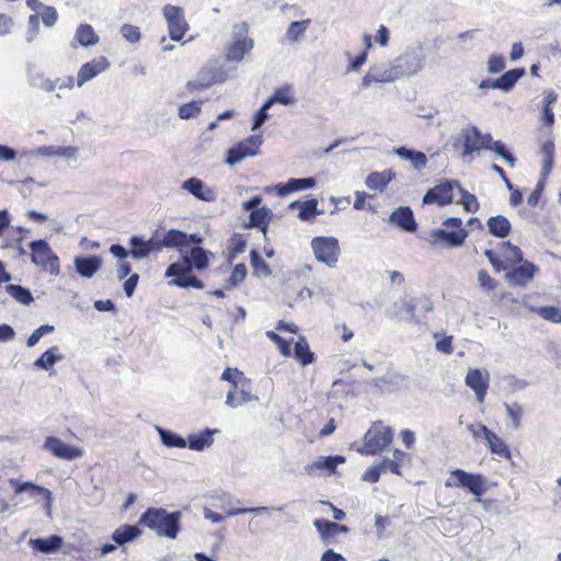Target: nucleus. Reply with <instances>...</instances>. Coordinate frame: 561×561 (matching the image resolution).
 <instances>
[{
	"instance_id": "nucleus-49",
	"label": "nucleus",
	"mask_w": 561,
	"mask_h": 561,
	"mask_svg": "<svg viewBox=\"0 0 561 561\" xmlns=\"http://www.w3.org/2000/svg\"><path fill=\"white\" fill-rule=\"evenodd\" d=\"M486 150H491L495 152L497 156H500L511 168L515 167L516 159L514 156L507 150L504 142L501 140L493 139L486 145Z\"/></svg>"
},
{
	"instance_id": "nucleus-14",
	"label": "nucleus",
	"mask_w": 561,
	"mask_h": 561,
	"mask_svg": "<svg viewBox=\"0 0 561 561\" xmlns=\"http://www.w3.org/2000/svg\"><path fill=\"white\" fill-rule=\"evenodd\" d=\"M458 181H445L430 188L423 197V204L446 206L454 201V188L459 190Z\"/></svg>"
},
{
	"instance_id": "nucleus-53",
	"label": "nucleus",
	"mask_w": 561,
	"mask_h": 561,
	"mask_svg": "<svg viewBox=\"0 0 561 561\" xmlns=\"http://www.w3.org/2000/svg\"><path fill=\"white\" fill-rule=\"evenodd\" d=\"M504 409L507 416L513 422V427L518 430L520 427L522 417L524 415L523 407L517 402L504 403Z\"/></svg>"
},
{
	"instance_id": "nucleus-17",
	"label": "nucleus",
	"mask_w": 561,
	"mask_h": 561,
	"mask_svg": "<svg viewBox=\"0 0 561 561\" xmlns=\"http://www.w3.org/2000/svg\"><path fill=\"white\" fill-rule=\"evenodd\" d=\"M490 374L486 369H469L466 376V385L471 388L479 402H483L489 388Z\"/></svg>"
},
{
	"instance_id": "nucleus-2",
	"label": "nucleus",
	"mask_w": 561,
	"mask_h": 561,
	"mask_svg": "<svg viewBox=\"0 0 561 561\" xmlns=\"http://www.w3.org/2000/svg\"><path fill=\"white\" fill-rule=\"evenodd\" d=\"M442 225L443 228L433 229L430 231L427 241L434 247H461L468 237V231L462 228L461 219L457 217H450L445 219Z\"/></svg>"
},
{
	"instance_id": "nucleus-22",
	"label": "nucleus",
	"mask_w": 561,
	"mask_h": 561,
	"mask_svg": "<svg viewBox=\"0 0 561 561\" xmlns=\"http://www.w3.org/2000/svg\"><path fill=\"white\" fill-rule=\"evenodd\" d=\"M213 253L204 250L201 247L186 248L184 254H182V263H188L190 268H196L203 271L209 265V259Z\"/></svg>"
},
{
	"instance_id": "nucleus-1",
	"label": "nucleus",
	"mask_w": 561,
	"mask_h": 561,
	"mask_svg": "<svg viewBox=\"0 0 561 561\" xmlns=\"http://www.w3.org/2000/svg\"><path fill=\"white\" fill-rule=\"evenodd\" d=\"M181 512L169 513L164 508L150 507L139 523L153 530L158 536L174 539L180 530Z\"/></svg>"
},
{
	"instance_id": "nucleus-26",
	"label": "nucleus",
	"mask_w": 561,
	"mask_h": 561,
	"mask_svg": "<svg viewBox=\"0 0 561 561\" xmlns=\"http://www.w3.org/2000/svg\"><path fill=\"white\" fill-rule=\"evenodd\" d=\"M73 265L80 276L91 278L101 268L102 259L98 255L76 256Z\"/></svg>"
},
{
	"instance_id": "nucleus-20",
	"label": "nucleus",
	"mask_w": 561,
	"mask_h": 561,
	"mask_svg": "<svg viewBox=\"0 0 561 561\" xmlns=\"http://www.w3.org/2000/svg\"><path fill=\"white\" fill-rule=\"evenodd\" d=\"M110 67L107 58L101 56L89 62L83 64L77 76V85L82 87L85 82L95 78L99 73L105 71Z\"/></svg>"
},
{
	"instance_id": "nucleus-63",
	"label": "nucleus",
	"mask_w": 561,
	"mask_h": 561,
	"mask_svg": "<svg viewBox=\"0 0 561 561\" xmlns=\"http://www.w3.org/2000/svg\"><path fill=\"white\" fill-rule=\"evenodd\" d=\"M272 106L265 101L261 108L253 116V124L251 130H257L268 119V110Z\"/></svg>"
},
{
	"instance_id": "nucleus-44",
	"label": "nucleus",
	"mask_w": 561,
	"mask_h": 561,
	"mask_svg": "<svg viewBox=\"0 0 561 561\" xmlns=\"http://www.w3.org/2000/svg\"><path fill=\"white\" fill-rule=\"evenodd\" d=\"M130 247V256L135 260H144L150 255V245L148 240L142 237L133 236L128 242Z\"/></svg>"
},
{
	"instance_id": "nucleus-21",
	"label": "nucleus",
	"mask_w": 561,
	"mask_h": 561,
	"mask_svg": "<svg viewBox=\"0 0 561 561\" xmlns=\"http://www.w3.org/2000/svg\"><path fill=\"white\" fill-rule=\"evenodd\" d=\"M183 190L188 192L195 198L203 202H215L217 198L216 192L207 186L201 179L198 178H190L182 183L181 186Z\"/></svg>"
},
{
	"instance_id": "nucleus-54",
	"label": "nucleus",
	"mask_w": 561,
	"mask_h": 561,
	"mask_svg": "<svg viewBox=\"0 0 561 561\" xmlns=\"http://www.w3.org/2000/svg\"><path fill=\"white\" fill-rule=\"evenodd\" d=\"M460 193V202L463 206V209L468 213H477L479 210L480 204L476 197V195L466 191L461 185L459 186Z\"/></svg>"
},
{
	"instance_id": "nucleus-29",
	"label": "nucleus",
	"mask_w": 561,
	"mask_h": 561,
	"mask_svg": "<svg viewBox=\"0 0 561 561\" xmlns=\"http://www.w3.org/2000/svg\"><path fill=\"white\" fill-rule=\"evenodd\" d=\"M27 82L31 87L41 89L45 92H51L56 89V82L45 77L44 72L34 65L26 68Z\"/></svg>"
},
{
	"instance_id": "nucleus-7",
	"label": "nucleus",
	"mask_w": 561,
	"mask_h": 561,
	"mask_svg": "<svg viewBox=\"0 0 561 561\" xmlns=\"http://www.w3.org/2000/svg\"><path fill=\"white\" fill-rule=\"evenodd\" d=\"M393 439V431L381 422L375 423L365 434L364 446L358 449L362 455H376L382 451Z\"/></svg>"
},
{
	"instance_id": "nucleus-39",
	"label": "nucleus",
	"mask_w": 561,
	"mask_h": 561,
	"mask_svg": "<svg viewBox=\"0 0 561 561\" xmlns=\"http://www.w3.org/2000/svg\"><path fill=\"white\" fill-rule=\"evenodd\" d=\"M486 226L491 234L501 239L506 238L512 230L510 220L502 215L490 217L486 220Z\"/></svg>"
},
{
	"instance_id": "nucleus-19",
	"label": "nucleus",
	"mask_w": 561,
	"mask_h": 561,
	"mask_svg": "<svg viewBox=\"0 0 561 561\" xmlns=\"http://www.w3.org/2000/svg\"><path fill=\"white\" fill-rule=\"evenodd\" d=\"M10 485L13 488L14 493H27L33 499H44L46 501V510L49 512L51 506V492L41 485L34 484L32 482H20L18 480L11 479Z\"/></svg>"
},
{
	"instance_id": "nucleus-43",
	"label": "nucleus",
	"mask_w": 561,
	"mask_h": 561,
	"mask_svg": "<svg viewBox=\"0 0 561 561\" xmlns=\"http://www.w3.org/2000/svg\"><path fill=\"white\" fill-rule=\"evenodd\" d=\"M485 445L492 454H495L504 459L511 460L512 454L506 443L492 432L485 439Z\"/></svg>"
},
{
	"instance_id": "nucleus-15",
	"label": "nucleus",
	"mask_w": 561,
	"mask_h": 561,
	"mask_svg": "<svg viewBox=\"0 0 561 561\" xmlns=\"http://www.w3.org/2000/svg\"><path fill=\"white\" fill-rule=\"evenodd\" d=\"M43 448L56 458L68 461L80 458L84 454L82 448L68 445L55 436L46 437Z\"/></svg>"
},
{
	"instance_id": "nucleus-11",
	"label": "nucleus",
	"mask_w": 561,
	"mask_h": 561,
	"mask_svg": "<svg viewBox=\"0 0 561 561\" xmlns=\"http://www.w3.org/2000/svg\"><path fill=\"white\" fill-rule=\"evenodd\" d=\"M165 276L174 277L170 284L181 288H204L203 282L192 274L188 263L174 262L170 264L165 271Z\"/></svg>"
},
{
	"instance_id": "nucleus-59",
	"label": "nucleus",
	"mask_w": 561,
	"mask_h": 561,
	"mask_svg": "<svg viewBox=\"0 0 561 561\" xmlns=\"http://www.w3.org/2000/svg\"><path fill=\"white\" fill-rule=\"evenodd\" d=\"M247 275V267L244 264H237L230 275V277L226 280V287L230 288L237 286L241 283Z\"/></svg>"
},
{
	"instance_id": "nucleus-34",
	"label": "nucleus",
	"mask_w": 561,
	"mask_h": 561,
	"mask_svg": "<svg viewBox=\"0 0 561 561\" xmlns=\"http://www.w3.org/2000/svg\"><path fill=\"white\" fill-rule=\"evenodd\" d=\"M290 209H299L298 218L301 221H310L317 215H320L322 211L318 209V201L317 199H308L304 202H293L289 205Z\"/></svg>"
},
{
	"instance_id": "nucleus-33",
	"label": "nucleus",
	"mask_w": 561,
	"mask_h": 561,
	"mask_svg": "<svg viewBox=\"0 0 561 561\" xmlns=\"http://www.w3.org/2000/svg\"><path fill=\"white\" fill-rule=\"evenodd\" d=\"M141 535V530L136 525L124 524L116 528L112 534V540L118 545L131 542Z\"/></svg>"
},
{
	"instance_id": "nucleus-5",
	"label": "nucleus",
	"mask_w": 561,
	"mask_h": 561,
	"mask_svg": "<svg viewBox=\"0 0 561 561\" xmlns=\"http://www.w3.org/2000/svg\"><path fill=\"white\" fill-rule=\"evenodd\" d=\"M28 248L31 250V262L34 265L42 267L53 276L60 274L59 257L46 240L32 241Z\"/></svg>"
},
{
	"instance_id": "nucleus-36",
	"label": "nucleus",
	"mask_w": 561,
	"mask_h": 561,
	"mask_svg": "<svg viewBox=\"0 0 561 561\" xmlns=\"http://www.w3.org/2000/svg\"><path fill=\"white\" fill-rule=\"evenodd\" d=\"M187 234L178 229H171L164 233L162 237V245L169 249H178L179 252L184 254V251L187 248Z\"/></svg>"
},
{
	"instance_id": "nucleus-37",
	"label": "nucleus",
	"mask_w": 561,
	"mask_h": 561,
	"mask_svg": "<svg viewBox=\"0 0 561 561\" xmlns=\"http://www.w3.org/2000/svg\"><path fill=\"white\" fill-rule=\"evenodd\" d=\"M316 185L313 178L290 179L287 183L277 186V194L286 196L293 192L312 188Z\"/></svg>"
},
{
	"instance_id": "nucleus-12",
	"label": "nucleus",
	"mask_w": 561,
	"mask_h": 561,
	"mask_svg": "<svg viewBox=\"0 0 561 561\" xmlns=\"http://www.w3.org/2000/svg\"><path fill=\"white\" fill-rule=\"evenodd\" d=\"M248 24L242 23L234 27V39L228 47L226 59L228 61H241L247 53L252 50L254 43L253 39L247 36Z\"/></svg>"
},
{
	"instance_id": "nucleus-31",
	"label": "nucleus",
	"mask_w": 561,
	"mask_h": 561,
	"mask_svg": "<svg viewBox=\"0 0 561 561\" xmlns=\"http://www.w3.org/2000/svg\"><path fill=\"white\" fill-rule=\"evenodd\" d=\"M33 153L41 157H61L76 160L78 157V148L72 146H42L34 150Z\"/></svg>"
},
{
	"instance_id": "nucleus-62",
	"label": "nucleus",
	"mask_w": 561,
	"mask_h": 561,
	"mask_svg": "<svg viewBox=\"0 0 561 561\" xmlns=\"http://www.w3.org/2000/svg\"><path fill=\"white\" fill-rule=\"evenodd\" d=\"M213 499L217 501V506L221 510H229L228 507L232 506L234 503H239L232 494L229 492H218L213 495Z\"/></svg>"
},
{
	"instance_id": "nucleus-57",
	"label": "nucleus",
	"mask_w": 561,
	"mask_h": 561,
	"mask_svg": "<svg viewBox=\"0 0 561 561\" xmlns=\"http://www.w3.org/2000/svg\"><path fill=\"white\" fill-rule=\"evenodd\" d=\"M478 283L484 291H492L499 285L497 280L493 278L485 270H480L478 272Z\"/></svg>"
},
{
	"instance_id": "nucleus-24",
	"label": "nucleus",
	"mask_w": 561,
	"mask_h": 561,
	"mask_svg": "<svg viewBox=\"0 0 561 561\" xmlns=\"http://www.w3.org/2000/svg\"><path fill=\"white\" fill-rule=\"evenodd\" d=\"M537 271V266L528 261L520 262V265L514 267L506 274V278L510 283L517 286H525L533 278Z\"/></svg>"
},
{
	"instance_id": "nucleus-10",
	"label": "nucleus",
	"mask_w": 561,
	"mask_h": 561,
	"mask_svg": "<svg viewBox=\"0 0 561 561\" xmlns=\"http://www.w3.org/2000/svg\"><path fill=\"white\" fill-rule=\"evenodd\" d=\"M262 144L263 139L260 135H251L247 137L227 151L226 163L234 165L248 157L256 156Z\"/></svg>"
},
{
	"instance_id": "nucleus-40",
	"label": "nucleus",
	"mask_w": 561,
	"mask_h": 561,
	"mask_svg": "<svg viewBox=\"0 0 561 561\" xmlns=\"http://www.w3.org/2000/svg\"><path fill=\"white\" fill-rule=\"evenodd\" d=\"M393 178L394 172H392L391 170L371 172L366 178L365 184L369 190L382 192Z\"/></svg>"
},
{
	"instance_id": "nucleus-48",
	"label": "nucleus",
	"mask_w": 561,
	"mask_h": 561,
	"mask_svg": "<svg viewBox=\"0 0 561 561\" xmlns=\"http://www.w3.org/2000/svg\"><path fill=\"white\" fill-rule=\"evenodd\" d=\"M162 444L167 447L185 448L187 446L186 439L162 427H157Z\"/></svg>"
},
{
	"instance_id": "nucleus-42",
	"label": "nucleus",
	"mask_w": 561,
	"mask_h": 561,
	"mask_svg": "<svg viewBox=\"0 0 561 561\" xmlns=\"http://www.w3.org/2000/svg\"><path fill=\"white\" fill-rule=\"evenodd\" d=\"M524 68H515L504 72L500 78H496L497 90L503 92L511 91L516 82L525 76Z\"/></svg>"
},
{
	"instance_id": "nucleus-13",
	"label": "nucleus",
	"mask_w": 561,
	"mask_h": 561,
	"mask_svg": "<svg viewBox=\"0 0 561 561\" xmlns=\"http://www.w3.org/2000/svg\"><path fill=\"white\" fill-rule=\"evenodd\" d=\"M400 78L401 76L394 61L391 64H379L369 68L362 79V87L366 89L370 87L371 83H390Z\"/></svg>"
},
{
	"instance_id": "nucleus-8",
	"label": "nucleus",
	"mask_w": 561,
	"mask_h": 561,
	"mask_svg": "<svg viewBox=\"0 0 561 561\" xmlns=\"http://www.w3.org/2000/svg\"><path fill=\"white\" fill-rule=\"evenodd\" d=\"M310 247L318 262L329 267L336 266L341 255V248L335 237H314L310 242Z\"/></svg>"
},
{
	"instance_id": "nucleus-55",
	"label": "nucleus",
	"mask_w": 561,
	"mask_h": 561,
	"mask_svg": "<svg viewBox=\"0 0 561 561\" xmlns=\"http://www.w3.org/2000/svg\"><path fill=\"white\" fill-rule=\"evenodd\" d=\"M203 101H192L179 107V117L181 119H190L199 115Z\"/></svg>"
},
{
	"instance_id": "nucleus-27",
	"label": "nucleus",
	"mask_w": 561,
	"mask_h": 561,
	"mask_svg": "<svg viewBox=\"0 0 561 561\" xmlns=\"http://www.w3.org/2000/svg\"><path fill=\"white\" fill-rule=\"evenodd\" d=\"M499 255L501 263L505 265V271L523 262L524 259L522 250L510 241L499 243Z\"/></svg>"
},
{
	"instance_id": "nucleus-64",
	"label": "nucleus",
	"mask_w": 561,
	"mask_h": 561,
	"mask_svg": "<svg viewBox=\"0 0 561 561\" xmlns=\"http://www.w3.org/2000/svg\"><path fill=\"white\" fill-rule=\"evenodd\" d=\"M506 66L505 59L502 55L493 54L488 60V71L490 73H499L504 70Z\"/></svg>"
},
{
	"instance_id": "nucleus-18",
	"label": "nucleus",
	"mask_w": 561,
	"mask_h": 561,
	"mask_svg": "<svg viewBox=\"0 0 561 561\" xmlns=\"http://www.w3.org/2000/svg\"><path fill=\"white\" fill-rule=\"evenodd\" d=\"M345 457L335 455V456H320L316 458L311 463L305 466V472L308 476H317L320 472H327L328 474H332L335 472L337 465L344 463Z\"/></svg>"
},
{
	"instance_id": "nucleus-45",
	"label": "nucleus",
	"mask_w": 561,
	"mask_h": 561,
	"mask_svg": "<svg viewBox=\"0 0 561 561\" xmlns=\"http://www.w3.org/2000/svg\"><path fill=\"white\" fill-rule=\"evenodd\" d=\"M266 102L273 106L274 104H282V105H293L296 102V99L293 93V88L290 85H284L273 93L272 96H270Z\"/></svg>"
},
{
	"instance_id": "nucleus-32",
	"label": "nucleus",
	"mask_w": 561,
	"mask_h": 561,
	"mask_svg": "<svg viewBox=\"0 0 561 561\" xmlns=\"http://www.w3.org/2000/svg\"><path fill=\"white\" fill-rule=\"evenodd\" d=\"M217 432H218L217 430L206 428L202 433L192 434L186 439V443H187L186 447H188L192 450L203 451L204 449H206L213 445V443H214L213 435Z\"/></svg>"
},
{
	"instance_id": "nucleus-4",
	"label": "nucleus",
	"mask_w": 561,
	"mask_h": 561,
	"mask_svg": "<svg viewBox=\"0 0 561 561\" xmlns=\"http://www.w3.org/2000/svg\"><path fill=\"white\" fill-rule=\"evenodd\" d=\"M226 79V70L217 66L216 62L209 61L198 70L193 79L186 82L185 89L190 93L201 92L216 83L225 82Z\"/></svg>"
},
{
	"instance_id": "nucleus-52",
	"label": "nucleus",
	"mask_w": 561,
	"mask_h": 561,
	"mask_svg": "<svg viewBox=\"0 0 561 561\" xmlns=\"http://www.w3.org/2000/svg\"><path fill=\"white\" fill-rule=\"evenodd\" d=\"M251 265L254 270V274L259 277H267L271 275L272 271L270 266L265 263V261L261 257L256 250H252L251 254Z\"/></svg>"
},
{
	"instance_id": "nucleus-16",
	"label": "nucleus",
	"mask_w": 561,
	"mask_h": 561,
	"mask_svg": "<svg viewBox=\"0 0 561 561\" xmlns=\"http://www.w3.org/2000/svg\"><path fill=\"white\" fill-rule=\"evenodd\" d=\"M460 137L463 141V156L485 149L486 145L492 140L491 134H482L476 126L463 128Z\"/></svg>"
},
{
	"instance_id": "nucleus-6",
	"label": "nucleus",
	"mask_w": 561,
	"mask_h": 561,
	"mask_svg": "<svg viewBox=\"0 0 561 561\" xmlns=\"http://www.w3.org/2000/svg\"><path fill=\"white\" fill-rule=\"evenodd\" d=\"M426 61V53L423 45L417 44L408 47L399 57L394 59V65L402 77H410L419 73Z\"/></svg>"
},
{
	"instance_id": "nucleus-28",
	"label": "nucleus",
	"mask_w": 561,
	"mask_h": 561,
	"mask_svg": "<svg viewBox=\"0 0 561 561\" xmlns=\"http://www.w3.org/2000/svg\"><path fill=\"white\" fill-rule=\"evenodd\" d=\"M541 154H542V169H541V180L537 183L535 191L542 194L545 181L547 176L553 169V157H554V145L552 141H546L541 146Z\"/></svg>"
},
{
	"instance_id": "nucleus-23",
	"label": "nucleus",
	"mask_w": 561,
	"mask_h": 561,
	"mask_svg": "<svg viewBox=\"0 0 561 561\" xmlns=\"http://www.w3.org/2000/svg\"><path fill=\"white\" fill-rule=\"evenodd\" d=\"M389 221L408 232H414L417 228L413 211L408 206H400L394 209L390 214Z\"/></svg>"
},
{
	"instance_id": "nucleus-30",
	"label": "nucleus",
	"mask_w": 561,
	"mask_h": 561,
	"mask_svg": "<svg viewBox=\"0 0 561 561\" xmlns=\"http://www.w3.org/2000/svg\"><path fill=\"white\" fill-rule=\"evenodd\" d=\"M100 38L94 32L93 27L90 24L82 23L77 27L75 32L71 46L76 47L77 45H80L83 47H89L98 44Z\"/></svg>"
},
{
	"instance_id": "nucleus-47",
	"label": "nucleus",
	"mask_w": 561,
	"mask_h": 561,
	"mask_svg": "<svg viewBox=\"0 0 561 561\" xmlns=\"http://www.w3.org/2000/svg\"><path fill=\"white\" fill-rule=\"evenodd\" d=\"M294 353L296 359L299 360L302 366L309 365L314 360V355L310 351L308 342L304 336H300L295 343Z\"/></svg>"
},
{
	"instance_id": "nucleus-38",
	"label": "nucleus",
	"mask_w": 561,
	"mask_h": 561,
	"mask_svg": "<svg viewBox=\"0 0 561 561\" xmlns=\"http://www.w3.org/2000/svg\"><path fill=\"white\" fill-rule=\"evenodd\" d=\"M313 525L319 531L322 539H329L335 537L339 534H346L348 531L347 526L340 525L327 519H316L313 522Z\"/></svg>"
},
{
	"instance_id": "nucleus-25",
	"label": "nucleus",
	"mask_w": 561,
	"mask_h": 561,
	"mask_svg": "<svg viewBox=\"0 0 561 561\" xmlns=\"http://www.w3.org/2000/svg\"><path fill=\"white\" fill-rule=\"evenodd\" d=\"M64 543V538L58 535H51L47 538H32L28 546L37 552L51 554L58 552Z\"/></svg>"
},
{
	"instance_id": "nucleus-3",
	"label": "nucleus",
	"mask_w": 561,
	"mask_h": 561,
	"mask_svg": "<svg viewBox=\"0 0 561 561\" xmlns=\"http://www.w3.org/2000/svg\"><path fill=\"white\" fill-rule=\"evenodd\" d=\"M445 486L467 489L476 496L477 502H481V496L489 489V482L481 473H470L462 469H455L445 481Z\"/></svg>"
},
{
	"instance_id": "nucleus-46",
	"label": "nucleus",
	"mask_w": 561,
	"mask_h": 561,
	"mask_svg": "<svg viewBox=\"0 0 561 561\" xmlns=\"http://www.w3.org/2000/svg\"><path fill=\"white\" fill-rule=\"evenodd\" d=\"M272 211L267 207H261L256 210H253L250 214L249 217V224L247 225L248 228L256 227L262 229L264 233H266V227L268 218L271 217Z\"/></svg>"
},
{
	"instance_id": "nucleus-56",
	"label": "nucleus",
	"mask_w": 561,
	"mask_h": 561,
	"mask_svg": "<svg viewBox=\"0 0 561 561\" xmlns=\"http://www.w3.org/2000/svg\"><path fill=\"white\" fill-rule=\"evenodd\" d=\"M247 240L241 234H233L229 244V261L245 251Z\"/></svg>"
},
{
	"instance_id": "nucleus-51",
	"label": "nucleus",
	"mask_w": 561,
	"mask_h": 561,
	"mask_svg": "<svg viewBox=\"0 0 561 561\" xmlns=\"http://www.w3.org/2000/svg\"><path fill=\"white\" fill-rule=\"evenodd\" d=\"M529 309L547 321H550L552 323H561V309H559L558 307H529Z\"/></svg>"
},
{
	"instance_id": "nucleus-60",
	"label": "nucleus",
	"mask_w": 561,
	"mask_h": 561,
	"mask_svg": "<svg viewBox=\"0 0 561 561\" xmlns=\"http://www.w3.org/2000/svg\"><path fill=\"white\" fill-rule=\"evenodd\" d=\"M54 330H55V328L53 325H49V324H43V325L38 327L28 336V339L26 341V346L27 347L35 346L45 334L51 333V332H54Z\"/></svg>"
},
{
	"instance_id": "nucleus-9",
	"label": "nucleus",
	"mask_w": 561,
	"mask_h": 561,
	"mask_svg": "<svg viewBox=\"0 0 561 561\" xmlns=\"http://www.w3.org/2000/svg\"><path fill=\"white\" fill-rule=\"evenodd\" d=\"M162 15L168 25V32L172 41H181L188 31V23L185 20L184 11L181 7L165 4L162 8Z\"/></svg>"
},
{
	"instance_id": "nucleus-50",
	"label": "nucleus",
	"mask_w": 561,
	"mask_h": 561,
	"mask_svg": "<svg viewBox=\"0 0 561 561\" xmlns=\"http://www.w3.org/2000/svg\"><path fill=\"white\" fill-rule=\"evenodd\" d=\"M4 289L13 299L22 305H30L33 301L31 291L20 285H7Z\"/></svg>"
},
{
	"instance_id": "nucleus-61",
	"label": "nucleus",
	"mask_w": 561,
	"mask_h": 561,
	"mask_svg": "<svg viewBox=\"0 0 561 561\" xmlns=\"http://www.w3.org/2000/svg\"><path fill=\"white\" fill-rule=\"evenodd\" d=\"M309 21H295L291 22L287 28V37L291 42L298 41L299 36L307 30Z\"/></svg>"
},
{
	"instance_id": "nucleus-58",
	"label": "nucleus",
	"mask_w": 561,
	"mask_h": 561,
	"mask_svg": "<svg viewBox=\"0 0 561 561\" xmlns=\"http://www.w3.org/2000/svg\"><path fill=\"white\" fill-rule=\"evenodd\" d=\"M122 36L129 43H138L141 38V33L138 26L131 24H123L121 27Z\"/></svg>"
},
{
	"instance_id": "nucleus-35",
	"label": "nucleus",
	"mask_w": 561,
	"mask_h": 561,
	"mask_svg": "<svg viewBox=\"0 0 561 561\" xmlns=\"http://www.w3.org/2000/svg\"><path fill=\"white\" fill-rule=\"evenodd\" d=\"M64 358L65 356L59 352V347L51 346L33 363V366L37 369L49 371L56 363Z\"/></svg>"
},
{
	"instance_id": "nucleus-41",
	"label": "nucleus",
	"mask_w": 561,
	"mask_h": 561,
	"mask_svg": "<svg viewBox=\"0 0 561 561\" xmlns=\"http://www.w3.org/2000/svg\"><path fill=\"white\" fill-rule=\"evenodd\" d=\"M394 153L403 160L410 161L414 169L422 170L427 163V157L421 151H415L407 147H399L394 149Z\"/></svg>"
}]
</instances>
